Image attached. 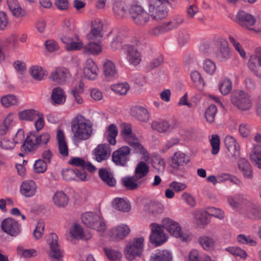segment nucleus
<instances>
[{
    "label": "nucleus",
    "mask_w": 261,
    "mask_h": 261,
    "mask_svg": "<svg viewBox=\"0 0 261 261\" xmlns=\"http://www.w3.org/2000/svg\"><path fill=\"white\" fill-rule=\"evenodd\" d=\"M243 212L250 219L261 220V207L255 204L252 200Z\"/></svg>",
    "instance_id": "b1692460"
},
{
    "label": "nucleus",
    "mask_w": 261,
    "mask_h": 261,
    "mask_svg": "<svg viewBox=\"0 0 261 261\" xmlns=\"http://www.w3.org/2000/svg\"><path fill=\"white\" fill-rule=\"evenodd\" d=\"M118 130L114 124L110 125L105 133V136L109 143L112 145L116 144V137L118 135Z\"/></svg>",
    "instance_id": "58836bf2"
},
{
    "label": "nucleus",
    "mask_w": 261,
    "mask_h": 261,
    "mask_svg": "<svg viewBox=\"0 0 261 261\" xmlns=\"http://www.w3.org/2000/svg\"><path fill=\"white\" fill-rule=\"evenodd\" d=\"M162 223L166 231L171 236L179 239L182 242H187L191 240V234L183 231L178 222L170 218L166 217L162 219Z\"/></svg>",
    "instance_id": "7ed1b4c3"
},
{
    "label": "nucleus",
    "mask_w": 261,
    "mask_h": 261,
    "mask_svg": "<svg viewBox=\"0 0 261 261\" xmlns=\"http://www.w3.org/2000/svg\"><path fill=\"white\" fill-rule=\"evenodd\" d=\"M29 73L32 77L37 81L43 80L46 75L45 70L38 65L32 66L29 69Z\"/></svg>",
    "instance_id": "ea45409f"
},
{
    "label": "nucleus",
    "mask_w": 261,
    "mask_h": 261,
    "mask_svg": "<svg viewBox=\"0 0 261 261\" xmlns=\"http://www.w3.org/2000/svg\"><path fill=\"white\" fill-rule=\"evenodd\" d=\"M98 68L97 66L91 59L86 61L84 68V74L85 77L90 80H94L97 76Z\"/></svg>",
    "instance_id": "bb28decb"
},
{
    "label": "nucleus",
    "mask_w": 261,
    "mask_h": 261,
    "mask_svg": "<svg viewBox=\"0 0 261 261\" xmlns=\"http://www.w3.org/2000/svg\"><path fill=\"white\" fill-rule=\"evenodd\" d=\"M151 128L160 133L165 134L171 132L176 127L175 123H170L164 120H157L152 121Z\"/></svg>",
    "instance_id": "4be33fe9"
},
{
    "label": "nucleus",
    "mask_w": 261,
    "mask_h": 261,
    "mask_svg": "<svg viewBox=\"0 0 261 261\" xmlns=\"http://www.w3.org/2000/svg\"><path fill=\"white\" fill-rule=\"evenodd\" d=\"M17 254L21 257L30 258L36 256L37 255V251L34 249H24L22 247L18 246L17 249Z\"/></svg>",
    "instance_id": "864d4df0"
},
{
    "label": "nucleus",
    "mask_w": 261,
    "mask_h": 261,
    "mask_svg": "<svg viewBox=\"0 0 261 261\" xmlns=\"http://www.w3.org/2000/svg\"><path fill=\"white\" fill-rule=\"evenodd\" d=\"M69 235L72 239L75 240H89L92 237V234L89 230H84L82 227L78 224H73L69 230Z\"/></svg>",
    "instance_id": "f3484780"
},
{
    "label": "nucleus",
    "mask_w": 261,
    "mask_h": 261,
    "mask_svg": "<svg viewBox=\"0 0 261 261\" xmlns=\"http://www.w3.org/2000/svg\"><path fill=\"white\" fill-rule=\"evenodd\" d=\"M72 130L73 141L77 143L88 139L92 133V125L81 115H77L73 120Z\"/></svg>",
    "instance_id": "f257e3e1"
},
{
    "label": "nucleus",
    "mask_w": 261,
    "mask_h": 261,
    "mask_svg": "<svg viewBox=\"0 0 261 261\" xmlns=\"http://www.w3.org/2000/svg\"><path fill=\"white\" fill-rule=\"evenodd\" d=\"M113 207L117 210L126 212L129 211L130 205L128 201L122 198H116L113 202Z\"/></svg>",
    "instance_id": "37998d69"
},
{
    "label": "nucleus",
    "mask_w": 261,
    "mask_h": 261,
    "mask_svg": "<svg viewBox=\"0 0 261 261\" xmlns=\"http://www.w3.org/2000/svg\"><path fill=\"white\" fill-rule=\"evenodd\" d=\"M147 210L153 214L162 213L163 211V205L159 202L150 201L148 203Z\"/></svg>",
    "instance_id": "e2e57ef3"
},
{
    "label": "nucleus",
    "mask_w": 261,
    "mask_h": 261,
    "mask_svg": "<svg viewBox=\"0 0 261 261\" xmlns=\"http://www.w3.org/2000/svg\"><path fill=\"white\" fill-rule=\"evenodd\" d=\"M2 105L5 108H9L17 104L16 97L13 95H7L1 98Z\"/></svg>",
    "instance_id": "5fc2aeb1"
},
{
    "label": "nucleus",
    "mask_w": 261,
    "mask_h": 261,
    "mask_svg": "<svg viewBox=\"0 0 261 261\" xmlns=\"http://www.w3.org/2000/svg\"><path fill=\"white\" fill-rule=\"evenodd\" d=\"M104 251L107 257L111 260H119L122 256L121 253L111 248H105Z\"/></svg>",
    "instance_id": "69168bd1"
},
{
    "label": "nucleus",
    "mask_w": 261,
    "mask_h": 261,
    "mask_svg": "<svg viewBox=\"0 0 261 261\" xmlns=\"http://www.w3.org/2000/svg\"><path fill=\"white\" fill-rule=\"evenodd\" d=\"M120 136L123 141L135 150V152L144 155H146L147 151L136 135L133 132L130 124L123 123L121 125Z\"/></svg>",
    "instance_id": "f03ea898"
},
{
    "label": "nucleus",
    "mask_w": 261,
    "mask_h": 261,
    "mask_svg": "<svg viewBox=\"0 0 261 261\" xmlns=\"http://www.w3.org/2000/svg\"><path fill=\"white\" fill-rule=\"evenodd\" d=\"M39 113L38 111L34 109H27L20 112L18 113V117L22 120L32 121L37 118Z\"/></svg>",
    "instance_id": "a18cd8bd"
},
{
    "label": "nucleus",
    "mask_w": 261,
    "mask_h": 261,
    "mask_svg": "<svg viewBox=\"0 0 261 261\" xmlns=\"http://www.w3.org/2000/svg\"><path fill=\"white\" fill-rule=\"evenodd\" d=\"M216 64L214 61L209 59H207L204 61L203 69L208 74L211 75L214 74L216 70Z\"/></svg>",
    "instance_id": "680f3d73"
},
{
    "label": "nucleus",
    "mask_w": 261,
    "mask_h": 261,
    "mask_svg": "<svg viewBox=\"0 0 261 261\" xmlns=\"http://www.w3.org/2000/svg\"><path fill=\"white\" fill-rule=\"evenodd\" d=\"M231 103L241 111H247L252 107V100L251 96L243 90L234 91L230 96Z\"/></svg>",
    "instance_id": "20e7f679"
},
{
    "label": "nucleus",
    "mask_w": 261,
    "mask_h": 261,
    "mask_svg": "<svg viewBox=\"0 0 261 261\" xmlns=\"http://www.w3.org/2000/svg\"><path fill=\"white\" fill-rule=\"evenodd\" d=\"M184 21V17L181 15H175L172 17L170 20L164 22L163 23L167 31L169 32L171 30L178 28Z\"/></svg>",
    "instance_id": "473e14b6"
},
{
    "label": "nucleus",
    "mask_w": 261,
    "mask_h": 261,
    "mask_svg": "<svg viewBox=\"0 0 261 261\" xmlns=\"http://www.w3.org/2000/svg\"><path fill=\"white\" fill-rule=\"evenodd\" d=\"M144 248V237L135 238L127 243L124 249V255L127 259L133 260L141 255Z\"/></svg>",
    "instance_id": "423d86ee"
},
{
    "label": "nucleus",
    "mask_w": 261,
    "mask_h": 261,
    "mask_svg": "<svg viewBox=\"0 0 261 261\" xmlns=\"http://www.w3.org/2000/svg\"><path fill=\"white\" fill-rule=\"evenodd\" d=\"M226 250L239 258L245 259L247 256L246 252L242 249L237 247H229Z\"/></svg>",
    "instance_id": "6e6d98bb"
},
{
    "label": "nucleus",
    "mask_w": 261,
    "mask_h": 261,
    "mask_svg": "<svg viewBox=\"0 0 261 261\" xmlns=\"http://www.w3.org/2000/svg\"><path fill=\"white\" fill-rule=\"evenodd\" d=\"M130 231L128 226L122 224L113 228L110 231V235L114 239L121 240L128 235Z\"/></svg>",
    "instance_id": "393cba45"
},
{
    "label": "nucleus",
    "mask_w": 261,
    "mask_h": 261,
    "mask_svg": "<svg viewBox=\"0 0 261 261\" xmlns=\"http://www.w3.org/2000/svg\"><path fill=\"white\" fill-rule=\"evenodd\" d=\"M131 21L136 26L143 27L150 21V15L141 6L133 5L128 10Z\"/></svg>",
    "instance_id": "0eeeda50"
},
{
    "label": "nucleus",
    "mask_w": 261,
    "mask_h": 261,
    "mask_svg": "<svg viewBox=\"0 0 261 261\" xmlns=\"http://www.w3.org/2000/svg\"><path fill=\"white\" fill-rule=\"evenodd\" d=\"M151 233L150 235V241L156 246H160L168 240V235L164 232V227L162 224L155 223L150 224Z\"/></svg>",
    "instance_id": "1a4fd4ad"
},
{
    "label": "nucleus",
    "mask_w": 261,
    "mask_h": 261,
    "mask_svg": "<svg viewBox=\"0 0 261 261\" xmlns=\"http://www.w3.org/2000/svg\"><path fill=\"white\" fill-rule=\"evenodd\" d=\"M219 46L217 53V57L221 62H225L228 60L231 56V49L229 46L227 41L223 38L218 39Z\"/></svg>",
    "instance_id": "6ab92c4d"
},
{
    "label": "nucleus",
    "mask_w": 261,
    "mask_h": 261,
    "mask_svg": "<svg viewBox=\"0 0 261 261\" xmlns=\"http://www.w3.org/2000/svg\"><path fill=\"white\" fill-rule=\"evenodd\" d=\"M1 228L4 232L12 237L17 236L21 231V226L14 219L8 218L3 220Z\"/></svg>",
    "instance_id": "2eb2a0df"
},
{
    "label": "nucleus",
    "mask_w": 261,
    "mask_h": 261,
    "mask_svg": "<svg viewBox=\"0 0 261 261\" xmlns=\"http://www.w3.org/2000/svg\"><path fill=\"white\" fill-rule=\"evenodd\" d=\"M228 39L240 56L242 58L245 59L246 58V52L242 45L238 41L237 38L234 36L230 35L228 36Z\"/></svg>",
    "instance_id": "09e8293b"
},
{
    "label": "nucleus",
    "mask_w": 261,
    "mask_h": 261,
    "mask_svg": "<svg viewBox=\"0 0 261 261\" xmlns=\"http://www.w3.org/2000/svg\"><path fill=\"white\" fill-rule=\"evenodd\" d=\"M103 73L106 77L110 80L117 75V70L114 63L111 60H107L103 63Z\"/></svg>",
    "instance_id": "f704fd0d"
},
{
    "label": "nucleus",
    "mask_w": 261,
    "mask_h": 261,
    "mask_svg": "<svg viewBox=\"0 0 261 261\" xmlns=\"http://www.w3.org/2000/svg\"><path fill=\"white\" fill-rule=\"evenodd\" d=\"M248 68L258 78L261 79V48L255 49L248 61Z\"/></svg>",
    "instance_id": "dca6fc26"
},
{
    "label": "nucleus",
    "mask_w": 261,
    "mask_h": 261,
    "mask_svg": "<svg viewBox=\"0 0 261 261\" xmlns=\"http://www.w3.org/2000/svg\"><path fill=\"white\" fill-rule=\"evenodd\" d=\"M149 170V166L144 162H139L135 169V177L137 179H140L145 176Z\"/></svg>",
    "instance_id": "49530a36"
},
{
    "label": "nucleus",
    "mask_w": 261,
    "mask_h": 261,
    "mask_svg": "<svg viewBox=\"0 0 261 261\" xmlns=\"http://www.w3.org/2000/svg\"><path fill=\"white\" fill-rule=\"evenodd\" d=\"M169 0H149L148 13L152 18L155 20H160L165 18L168 15L166 5H170Z\"/></svg>",
    "instance_id": "39448f33"
},
{
    "label": "nucleus",
    "mask_w": 261,
    "mask_h": 261,
    "mask_svg": "<svg viewBox=\"0 0 261 261\" xmlns=\"http://www.w3.org/2000/svg\"><path fill=\"white\" fill-rule=\"evenodd\" d=\"M70 77L69 71L64 68L59 67L53 71L50 76L49 79L59 84L66 83Z\"/></svg>",
    "instance_id": "412c9836"
},
{
    "label": "nucleus",
    "mask_w": 261,
    "mask_h": 261,
    "mask_svg": "<svg viewBox=\"0 0 261 261\" xmlns=\"http://www.w3.org/2000/svg\"><path fill=\"white\" fill-rule=\"evenodd\" d=\"M239 169L242 173L244 177L248 179L253 178V170L251 165L249 162L244 158H241L239 160Z\"/></svg>",
    "instance_id": "c756f323"
},
{
    "label": "nucleus",
    "mask_w": 261,
    "mask_h": 261,
    "mask_svg": "<svg viewBox=\"0 0 261 261\" xmlns=\"http://www.w3.org/2000/svg\"><path fill=\"white\" fill-rule=\"evenodd\" d=\"M111 89L119 95H125L129 89V86L127 83H118L111 86Z\"/></svg>",
    "instance_id": "3c124183"
},
{
    "label": "nucleus",
    "mask_w": 261,
    "mask_h": 261,
    "mask_svg": "<svg viewBox=\"0 0 261 261\" xmlns=\"http://www.w3.org/2000/svg\"><path fill=\"white\" fill-rule=\"evenodd\" d=\"M36 139L37 136L34 134H31L27 136L21 146L22 150L26 152H31L35 150L38 145L36 142Z\"/></svg>",
    "instance_id": "e433bc0d"
},
{
    "label": "nucleus",
    "mask_w": 261,
    "mask_h": 261,
    "mask_svg": "<svg viewBox=\"0 0 261 261\" xmlns=\"http://www.w3.org/2000/svg\"><path fill=\"white\" fill-rule=\"evenodd\" d=\"M113 9L115 15L119 18L124 17L126 13V6L123 2H116Z\"/></svg>",
    "instance_id": "8fccbe9b"
},
{
    "label": "nucleus",
    "mask_w": 261,
    "mask_h": 261,
    "mask_svg": "<svg viewBox=\"0 0 261 261\" xmlns=\"http://www.w3.org/2000/svg\"><path fill=\"white\" fill-rule=\"evenodd\" d=\"M232 89V83L230 80L224 79L219 86V90L223 95L229 94Z\"/></svg>",
    "instance_id": "0e129e2a"
},
{
    "label": "nucleus",
    "mask_w": 261,
    "mask_h": 261,
    "mask_svg": "<svg viewBox=\"0 0 261 261\" xmlns=\"http://www.w3.org/2000/svg\"><path fill=\"white\" fill-rule=\"evenodd\" d=\"M217 112V107L214 105H210L206 109L205 112V117L207 122L211 123L214 121Z\"/></svg>",
    "instance_id": "bf43d9fd"
},
{
    "label": "nucleus",
    "mask_w": 261,
    "mask_h": 261,
    "mask_svg": "<svg viewBox=\"0 0 261 261\" xmlns=\"http://www.w3.org/2000/svg\"><path fill=\"white\" fill-rule=\"evenodd\" d=\"M37 186L32 180H25L21 185L20 191L21 194L27 197L34 196L36 193Z\"/></svg>",
    "instance_id": "a878e982"
},
{
    "label": "nucleus",
    "mask_w": 261,
    "mask_h": 261,
    "mask_svg": "<svg viewBox=\"0 0 261 261\" xmlns=\"http://www.w3.org/2000/svg\"><path fill=\"white\" fill-rule=\"evenodd\" d=\"M131 149L127 146H123L113 152L112 161L117 165L124 166L129 160Z\"/></svg>",
    "instance_id": "4468645a"
},
{
    "label": "nucleus",
    "mask_w": 261,
    "mask_h": 261,
    "mask_svg": "<svg viewBox=\"0 0 261 261\" xmlns=\"http://www.w3.org/2000/svg\"><path fill=\"white\" fill-rule=\"evenodd\" d=\"M111 152L110 146L107 143L98 145L93 151L94 158L98 162L107 160L110 157Z\"/></svg>",
    "instance_id": "a211bd4d"
},
{
    "label": "nucleus",
    "mask_w": 261,
    "mask_h": 261,
    "mask_svg": "<svg viewBox=\"0 0 261 261\" xmlns=\"http://www.w3.org/2000/svg\"><path fill=\"white\" fill-rule=\"evenodd\" d=\"M189 162V157L184 152L178 151L175 152L171 157L170 166L173 171H177L180 166L186 165Z\"/></svg>",
    "instance_id": "aec40b11"
},
{
    "label": "nucleus",
    "mask_w": 261,
    "mask_h": 261,
    "mask_svg": "<svg viewBox=\"0 0 261 261\" xmlns=\"http://www.w3.org/2000/svg\"><path fill=\"white\" fill-rule=\"evenodd\" d=\"M103 24L100 19L93 20L91 23V30L86 35L88 41L101 42L103 38Z\"/></svg>",
    "instance_id": "f8f14e48"
},
{
    "label": "nucleus",
    "mask_w": 261,
    "mask_h": 261,
    "mask_svg": "<svg viewBox=\"0 0 261 261\" xmlns=\"http://www.w3.org/2000/svg\"><path fill=\"white\" fill-rule=\"evenodd\" d=\"M198 242L202 248L206 251H212L215 249L216 242L213 238L207 236L200 237Z\"/></svg>",
    "instance_id": "79ce46f5"
},
{
    "label": "nucleus",
    "mask_w": 261,
    "mask_h": 261,
    "mask_svg": "<svg viewBox=\"0 0 261 261\" xmlns=\"http://www.w3.org/2000/svg\"><path fill=\"white\" fill-rule=\"evenodd\" d=\"M99 176L102 180L109 186L113 187L116 184V180L113 175L105 168L100 169Z\"/></svg>",
    "instance_id": "c03bdc74"
},
{
    "label": "nucleus",
    "mask_w": 261,
    "mask_h": 261,
    "mask_svg": "<svg viewBox=\"0 0 261 261\" xmlns=\"http://www.w3.org/2000/svg\"><path fill=\"white\" fill-rule=\"evenodd\" d=\"M236 19L238 24L242 28L256 33L259 32L254 28L256 22V18L251 14L240 10L236 15Z\"/></svg>",
    "instance_id": "9d476101"
},
{
    "label": "nucleus",
    "mask_w": 261,
    "mask_h": 261,
    "mask_svg": "<svg viewBox=\"0 0 261 261\" xmlns=\"http://www.w3.org/2000/svg\"><path fill=\"white\" fill-rule=\"evenodd\" d=\"M101 52V42L88 41V44L84 45L83 53L84 54L89 55H98Z\"/></svg>",
    "instance_id": "c85d7f7f"
},
{
    "label": "nucleus",
    "mask_w": 261,
    "mask_h": 261,
    "mask_svg": "<svg viewBox=\"0 0 261 261\" xmlns=\"http://www.w3.org/2000/svg\"><path fill=\"white\" fill-rule=\"evenodd\" d=\"M207 210L206 211H196L194 213L195 219L199 225H205L208 223Z\"/></svg>",
    "instance_id": "13d9d810"
},
{
    "label": "nucleus",
    "mask_w": 261,
    "mask_h": 261,
    "mask_svg": "<svg viewBox=\"0 0 261 261\" xmlns=\"http://www.w3.org/2000/svg\"><path fill=\"white\" fill-rule=\"evenodd\" d=\"M127 59L130 64L137 65L141 61L140 53L134 46H128L127 53Z\"/></svg>",
    "instance_id": "2f4dec72"
},
{
    "label": "nucleus",
    "mask_w": 261,
    "mask_h": 261,
    "mask_svg": "<svg viewBox=\"0 0 261 261\" xmlns=\"http://www.w3.org/2000/svg\"><path fill=\"white\" fill-rule=\"evenodd\" d=\"M48 243L50 248L49 257L53 261H62L63 251L59 244L58 236L54 233H50Z\"/></svg>",
    "instance_id": "9b49d317"
},
{
    "label": "nucleus",
    "mask_w": 261,
    "mask_h": 261,
    "mask_svg": "<svg viewBox=\"0 0 261 261\" xmlns=\"http://www.w3.org/2000/svg\"><path fill=\"white\" fill-rule=\"evenodd\" d=\"M250 160L258 168L261 169V145H254L250 152Z\"/></svg>",
    "instance_id": "c9c22d12"
},
{
    "label": "nucleus",
    "mask_w": 261,
    "mask_h": 261,
    "mask_svg": "<svg viewBox=\"0 0 261 261\" xmlns=\"http://www.w3.org/2000/svg\"><path fill=\"white\" fill-rule=\"evenodd\" d=\"M210 141L212 147V154L216 155L220 150V140L219 136L217 134L212 135Z\"/></svg>",
    "instance_id": "4d7b16f0"
},
{
    "label": "nucleus",
    "mask_w": 261,
    "mask_h": 261,
    "mask_svg": "<svg viewBox=\"0 0 261 261\" xmlns=\"http://www.w3.org/2000/svg\"><path fill=\"white\" fill-rule=\"evenodd\" d=\"M168 32L164 23L161 25L151 29L149 32V35L151 37H156L163 33Z\"/></svg>",
    "instance_id": "774afa93"
},
{
    "label": "nucleus",
    "mask_w": 261,
    "mask_h": 261,
    "mask_svg": "<svg viewBox=\"0 0 261 261\" xmlns=\"http://www.w3.org/2000/svg\"><path fill=\"white\" fill-rule=\"evenodd\" d=\"M45 224L43 221L38 222L35 229L33 232V236L35 240L40 239L44 232Z\"/></svg>",
    "instance_id": "338daca9"
},
{
    "label": "nucleus",
    "mask_w": 261,
    "mask_h": 261,
    "mask_svg": "<svg viewBox=\"0 0 261 261\" xmlns=\"http://www.w3.org/2000/svg\"><path fill=\"white\" fill-rule=\"evenodd\" d=\"M53 200L55 205L60 208L66 206L69 202L67 195L63 191L56 192L53 197Z\"/></svg>",
    "instance_id": "7c9ffc66"
},
{
    "label": "nucleus",
    "mask_w": 261,
    "mask_h": 261,
    "mask_svg": "<svg viewBox=\"0 0 261 261\" xmlns=\"http://www.w3.org/2000/svg\"><path fill=\"white\" fill-rule=\"evenodd\" d=\"M81 218L86 225L91 228L94 221L99 219V216L91 212H86L82 215Z\"/></svg>",
    "instance_id": "de8ad7c7"
},
{
    "label": "nucleus",
    "mask_w": 261,
    "mask_h": 261,
    "mask_svg": "<svg viewBox=\"0 0 261 261\" xmlns=\"http://www.w3.org/2000/svg\"><path fill=\"white\" fill-rule=\"evenodd\" d=\"M150 259L151 261H172V256L169 251L161 250L153 253Z\"/></svg>",
    "instance_id": "a19ab883"
},
{
    "label": "nucleus",
    "mask_w": 261,
    "mask_h": 261,
    "mask_svg": "<svg viewBox=\"0 0 261 261\" xmlns=\"http://www.w3.org/2000/svg\"><path fill=\"white\" fill-rule=\"evenodd\" d=\"M57 139L58 143V149L60 153L63 156H67L68 155V148L65 139L63 132L59 130L57 134Z\"/></svg>",
    "instance_id": "72a5a7b5"
},
{
    "label": "nucleus",
    "mask_w": 261,
    "mask_h": 261,
    "mask_svg": "<svg viewBox=\"0 0 261 261\" xmlns=\"http://www.w3.org/2000/svg\"><path fill=\"white\" fill-rule=\"evenodd\" d=\"M251 200L243 193H239L234 196H227V202L233 210L244 212Z\"/></svg>",
    "instance_id": "6e6552de"
},
{
    "label": "nucleus",
    "mask_w": 261,
    "mask_h": 261,
    "mask_svg": "<svg viewBox=\"0 0 261 261\" xmlns=\"http://www.w3.org/2000/svg\"><path fill=\"white\" fill-rule=\"evenodd\" d=\"M51 103L54 106H60L65 103L66 100V95L64 90L60 87L53 89L50 96Z\"/></svg>",
    "instance_id": "5701e85b"
},
{
    "label": "nucleus",
    "mask_w": 261,
    "mask_h": 261,
    "mask_svg": "<svg viewBox=\"0 0 261 261\" xmlns=\"http://www.w3.org/2000/svg\"><path fill=\"white\" fill-rule=\"evenodd\" d=\"M130 114L133 117L142 122H147L149 118V115L147 109L139 106L132 107Z\"/></svg>",
    "instance_id": "cd10ccee"
},
{
    "label": "nucleus",
    "mask_w": 261,
    "mask_h": 261,
    "mask_svg": "<svg viewBox=\"0 0 261 261\" xmlns=\"http://www.w3.org/2000/svg\"><path fill=\"white\" fill-rule=\"evenodd\" d=\"M224 142L227 149V157L231 162H235L240 155V147L237 140L232 136L227 135Z\"/></svg>",
    "instance_id": "ddd939ff"
},
{
    "label": "nucleus",
    "mask_w": 261,
    "mask_h": 261,
    "mask_svg": "<svg viewBox=\"0 0 261 261\" xmlns=\"http://www.w3.org/2000/svg\"><path fill=\"white\" fill-rule=\"evenodd\" d=\"M122 181L124 186L128 190H133L139 187V185L134 177H125L122 178Z\"/></svg>",
    "instance_id": "052dcab7"
},
{
    "label": "nucleus",
    "mask_w": 261,
    "mask_h": 261,
    "mask_svg": "<svg viewBox=\"0 0 261 261\" xmlns=\"http://www.w3.org/2000/svg\"><path fill=\"white\" fill-rule=\"evenodd\" d=\"M7 5L10 11L16 17L19 18L25 15V12L19 5L16 0H8Z\"/></svg>",
    "instance_id": "4c0bfd02"
},
{
    "label": "nucleus",
    "mask_w": 261,
    "mask_h": 261,
    "mask_svg": "<svg viewBox=\"0 0 261 261\" xmlns=\"http://www.w3.org/2000/svg\"><path fill=\"white\" fill-rule=\"evenodd\" d=\"M68 51L80 50L84 48V44L77 36H74L68 46H65Z\"/></svg>",
    "instance_id": "603ef678"
}]
</instances>
